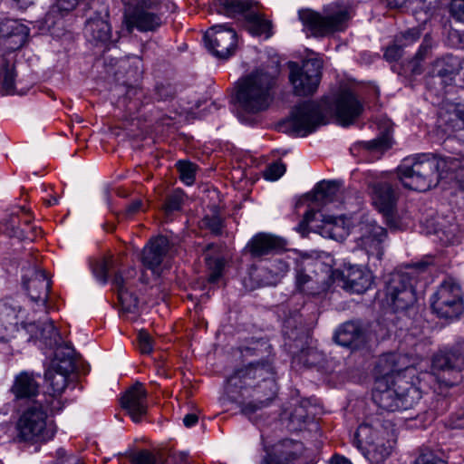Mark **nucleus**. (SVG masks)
I'll return each mask as SVG.
<instances>
[{
    "mask_svg": "<svg viewBox=\"0 0 464 464\" xmlns=\"http://www.w3.org/2000/svg\"><path fill=\"white\" fill-rule=\"evenodd\" d=\"M226 392L238 402L242 414L250 418L269 405L276 394V383L272 360L251 362L236 371L227 380Z\"/></svg>",
    "mask_w": 464,
    "mask_h": 464,
    "instance_id": "obj_1",
    "label": "nucleus"
},
{
    "mask_svg": "<svg viewBox=\"0 0 464 464\" xmlns=\"http://www.w3.org/2000/svg\"><path fill=\"white\" fill-rule=\"evenodd\" d=\"M398 177L404 188L420 192L436 187L441 179L455 180L464 188V158L418 154L403 160Z\"/></svg>",
    "mask_w": 464,
    "mask_h": 464,
    "instance_id": "obj_2",
    "label": "nucleus"
},
{
    "mask_svg": "<svg viewBox=\"0 0 464 464\" xmlns=\"http://www.w3.org/2000/svg\"><path fill=\"white\" fill-rule=\"evenodd\" d=\"M276 77L266 68H258L237 82V100L250 113L267 110L274 100Z\"/></svg>",
    "mask_w": 464,
    "mask_h": 464,
    "instance_id": "obj_3",
    "label": "nucleus"
},
{
    "mask_svg": "<svg viewBox=\"0 0 464 464\" xmlns=\"http://www.w3.org/2000/svg\"><path fill=\"white\" fill-rule=\"evenodd\" d=\"M421 397L420 389L402 375L392 380L377 377L372 391L374 403L380 409L391 412L411 409Z\"/></svg>",
    "mask_w": 464,
    "mask_h": 464,
    "instance_id": "obj_4",
    "label": "nucleus"
},
{
    "mask_svg": "<svg viewBox=\"0 0 464 464\" xmlns=\"http://www.w3.org/2000/svg\"><path fill=\"white\" fill-rule=\"evenodd\" d=\"M59 411H52L50 406L38 400L30 403L20 414L15 423L17 442L29 444L45 443L54 437L56 429L49 414Z\"/></svg>",
    "mask_w": 464,
    "mask_h": 464,
    "instance_id": "obj_5",
    "label": "nucleus"
},
{
    "mask_svg": "<svg viewBox=\"0 0 464 464\" xmlns=\"http://www.w3.org/2000/svg\"><path fill=\"white\" fill-rule=\"evenodd\" d=\"M72 353L71 348L66 347L61 358L62 351L58 349L51 367L44 373L52 392L44 394L39 400L50 406L52 411H60L63 408L62 394L67 387L68 376L74 369Z\"/></svg>",
    "mask_w": 464,
    "mask_h": 464,
    "instance_id": "obj_6",
    "label": "nucleus"
},
{
    "mask_svg": "<svg viewBox=\"0 0 464 464\" xmlns=\"http://www.w3.org/2000/svg\"><path fill=\"white\" fill-rule=\"evenodd\" d=\"M298 17L305 34L308 36L319 38L345 30L351 16L349 11L343 8L335 12H327L325 14L311 9H303L298 12Z\"/></svg>",
    "mask_w": 464,
    "mask_h": 464,
    "instance_id": "obj_7",
    "label": "nucleus"
},
{
    "mask_svg": "<svg viewBox=\"0 0 464 464\" xmlns=\"http://www.w3.org/2000/svg\"><path fill=\"white\" fill-rule=\"evenodd\" d=\"M214 5L219 14L228 17L243 14L246 21L247 30L251 34L264 35L266 39L272 35V23L256 12V2L252 0H214Z\"/></svg>",
    "mask_w": 464,
    "mask_h": 464,
    "instance_id": "obj_8",
    "label": "nucleus"
},
{
    "mask_svg": "<svg viewBox=\"0 0 464 464\" xmlns=\"http://www.w3.org/2000/svg\"><path fill=\"white\" fill-rule=\"evenodd\" d=\"M388 436L387 430L363 423L355 434L356 446L372 464H380L390 456L394 445Z\"/></svg>",
    "mask_w": 464,
    "mask_h": 464,
    "instance_id": "obj_9",
    "label": "nucleus"
},
{
    "mask_svg": "<svg viewBox=\"0 0 464 464\" xmlns=\"http://www.w3.org/2000/svg\"><path fill=\"white\" fill-rule=\"evenodd\" d=\"M426 266L424 263H417L410 272L396 271L390 275L386 282V303L395 311H403L416 302V294L412 285V276L416 270Z\"/></svg>",
    "mask_w": 464,
    "mask_h": 464,
    "instance_id": "obj_10",
    "label": "nucleus"
},
{
    "mask_svg": "<svg viewBox=\"0 0 464 464\" xmlns=\"http://www.w3.org/2000/svg\"><path fill=\"white\" fill-rule=\"evenodd\" d=\"M321 106L314 102H304L296 105L285 121L289 131L305 137L324 124Z\"/></svg>",
    "mask_w": 464,
    "mask_h": 464,
    "instance_id": "obj_11",
    "label": "nucleus"
},
{
    "mask_svg": "<svg viewBox=\"0 0 464 464\" xmlns=\"http://www.w3.org/2000/svg\"><path fill=\"white\" fill-rule=\"evenodd\" d=\"M431 307L440 317H459L464 309L460 285L452 278L444 280L431 298Z\"/></svg>",
    "mask_w": 464,
    "mask_h": 464,
    "instance_id": "obj_12",
    "label": "nucleus"
},
{
    "mask_svg": "<svg viewBox=\"0 0 464 464\" xmlns=\"http://www.w3.org/2000/svg\"><path fill=\"white\" fill-rule=\"evenodd\" d=\"M323 62L318 58L307 59L301 67L295 64L291 67L290 82L295 94L307 96L318 88L321 80Z\"/></svg>",
    "mask_w": 464,
    "mask_h": 464,
    "instance_id": "obj_13",
    "label": "nucleus"
},
{
    "mask_svg": "<svg viewBox=\"0 0 464 464\" xmlns=\"http://www.w3.org/2000/svg\"><path fill=\"white\" fill-rule=\"evenodd\" d=\"M160 2L152 0L151 6L142 4L125 10L124 21L129 32H155L162 25V17L158 13Z\"/></svg>",
    "mask_w": 464,
    "mask_h": 464,
    "instance_id": "obj_14",
    "label": "nucleus"
},
{
    "mask_svg": "<svg viewBox=\"0 0 464 464\" xmlns=\"http://www.w3.org/2000/svg\"><path fill=\"white\" fill-rule=\"evenodd\" d=\"M177 251V246L171 244L166 236L159 234L152 237L144 247L142 253L143 265L159 276L160 266H167Z\"/></svg>",
    "mask_w": 464,
    "mask_h": 464,
    "instance_id": "obj_15",
    "label": "nucleus"
},
{
    "mask_svg": "<svg viewBox=\"0 0 464 464\" xmlns=\"http://www.w3.org/2000/svg\"><path fill=\"white\" fill-rule=\"evenodd\" d=\"M204 41L215 56L227 59L236 51L237 35L233 28L226 24H216L205 33Z\"/></svg>",
    "mask_w": 464,
    "mask_h": 464,
    "instance_id": "obj_16",
    "label": "nucleus"
},
{
    "mask_svg": "<svg viewBox=\"0 0 464 464\" xmlns=\"http://www.w3.org/2000/svg\"><path fill=\"white\" fill-rule=\"evenodd\" d=\"M372 198L374 207L383 215L390 228L401 229L395 218L397 195L392 187L386 182L374 184Z\"/></svg>",
    "mask_w": 464,
    "mask_h": 464,
    "instance_id": "obj_17",
    "label": "nucleus"
},
{
    "mask_svg": "<svg viewBox=\"0 0 464 464\" xmlns=\"http://www.w3.org/2000/svg\"><path fill=\"white\" fill-rule=\"evenodd\" d=\"M432 369L442 371L452 376V380L446 381L447 385L457 384L463 378L464 353L459 349L440 351L432 358Z\"/></svg>",
    "mask_w": 464,
    "mask_h": 464,
    "instance_id": "obj_18",
    "label": "nucleus"
},
{
    "mask_svg": "<svg viewBox=\"0 0 464 464\" xmlns=\"http://www.w3.org/2000/svg\"><path fill=\"white\" fill-rule=\"evenodd\" d=\"M349 228L345 226V218L343 215H325L321 210L310 207L302 220L299 222L296 232H320L324 229Z\"/></svg>",
    "mask_w": 464,
    "mask_h": 464,
    "instance_id": "obj_19",
    "label": "nucleus"
},
{
    "mask_svg": "<svg viewBox=\"0 0 464 464\" xmlns=\"http://www.w3.org/2000/svg\"><path fill=\"white\" fill-rule=\"evenodd\" d=\"M23 284L30 300L46 311L51 285L45 272L36 266L29 267L23 276Z\"/></svg>",
    "mask_w": 464,
    "mask_h": 464,
    "instance_id": "obj_20",
    "label": "nucleus"
},
{
    "mask_svg": "<svg viewBox=\"0 0 464 464\" xmlns=\"http://www.w3.org/2000/svg\"><path fill=\"white\" fill-rule=\"evenodd\" d=\"M363 106L353 92L342 91L334 100L333 111L343 126L352 124L362 112Z\"/></svg>",
    "mask_w": 464,
    "mask_h": 464,
    "instance_id": "obj_21",
    "label": "nucleus"
},
{
    "mask_svg": "<svg viewBox=\"0 0 464 464\" xmlns=\"http://www.w3.org/2000/svg\"><path fill=\"white\" fill-rule=\"evenodd\" d=\"M304 447L301 441L283 440L274 446L261 464H300Z\"/></svg>",
    "mask_w": 464,
    "mask_h": 464,
    "instance_id": "obj_22",
    "label": "nucleus"
},
{
    "mask_svg": "<svg viewBox=\"0 0 464 464\" xmlns=\"http://www.w3.org/2000/svg\"><path fill=\"white\" fill-rule=\"evenodd\" d=\"M415 364V359L400 353H389L382 354L377 362L376 371L378 377H386L390 380L401 375L403 371H409Z\"/></svg>",
    "mask_w": 464,
    "mask_h": 464,
    "instance_id": "obj_23",
    "label": "nucleus"
},
{
    "mask_svg": "<svg viewBox=\"0 0 464 464\" xmlns=\"http://www.w3.org/2000/svg\"><path fill=\"white\" fill-rule=\"evenodd\" d=\"M121 406L134 422H140L148 409L147 392L141 383H136L121 398Z\"/></svg>",
    "mask_w": 464,
    "mask_h": 464,
    "instance_id": "obj_24",
    "label": "nucleus"
},
{
    "mask_svg": "<svg viewBox=\"0 0 464 464\" xmlns=\"http://www.w3.org/2000/svg\"><path fill=\"white\" fill-rule=\"evenodd\" d=\"M334 339L338 344L353 350L362 347L368 340L362 325L353 321L341 325L334 334Z\"/></svg>",
    "mask_w": 464,
    "mask_h": 464,
    "instance_id": "obj_25",
    "label": "nucleus"
},
{
    "mask_svg": "<svg viewBox=\"0 0 464 464\" xmlns=\"http://www.w3.org/2000/svg\"><path fill=\"white\" fill-rule=\"evenodd\" d=\"M459 63L457 57L446 55L437 59L431 68V79L434 83H440L443 88L452 84L455 75L459 72Z\"/></svg>",
    "mask_w": 464,
    "mask_h": 464,
    "instance_id": "obj_26",
    "label": "nucleus"
},
{
    "mask_svg": "<svg viewBox=\"0 0 464 464\" xmlns=\"http://www.w3.org/2000/svg\"><path fill=\"white\" fill-rule=\"evenodd\" d=\"M6 229L13 232H43L44 227L39 220H34L24 207H14L6 224Z\"/></svg>",
    "mask_w": 464,
    "mask_h": 464,
    "instance_id": "obj_27",
    "label": "nucleus"
},
{
    "mask_svg": "<svg viewBox=\"0 0 464 464\" xmlns=\"http://www.w3.org/2000/svg\"><path fill=\"white\" fill-rule=\"evenodd\" d=\"M343 287L352 293L362 294L372 284V276L357 266H350L343 272Z\"/></svg>",
    "mask_w": 464,
    "mask_h": 464,
    "instance_id": "obj_28",
    "label": "nucleus"
},
{
    "mask_svg": "<svg viewBox=\"0 0 464 464\" xmlns=\"http://www.w3.org/2000/svg\"><path fill=\"white\" fill-rule=\"evenodd\" d=\"M286 241L271 234H256L247 244V248L254 256H261L274 251L285 249Z\"/></svg>",
    "mask_w": 464,
    "mask_h": 464,
    "instance_id": "obj_29",
    "label": "nucleus"
},
{
    "mask_svg": "<svg viewBox=\"0 0 464 464\" xmlns=\"http://www.w3.org/2000/svg\"><path fill=\"white\" fill-rule=\"evenodd\" d=\"M39 384L33 372H21L14 380L11 392L16 400L31 399L38 394Z\"/></svg>",
    "mask_w": 464,
    "mask_h": 464,
    "instance_id": "obj_30",
    "label": "nucleus"
},
{
    "mask_svg": "<svg viewBox=\"0 0 464 464\" xmlns=\"http://www.w3.org/2000/svg\"><path fill=\"white\" fill-rule=\"evenodd\" d=\"M84 35L88 41L95 44H106L111 37L110 24L100 17L91 18L86 22Z\"/></svg>",
    "mask_w": 464,
    "mask_h": 464,
    "instance_id": "obj_31",
    "label": "nucleus"
},
{
    "mask_svg": "<svg viewBox=\"0 0 464 464\" xmlns=\"http://www.w3.org/2000/svg\"><path fill=\"white\" fill-rule=\"evenodd\" d=\"M333 259L331 256L324 255H317L314 258L307 253L303 254L301 258V265L304 269L314 268L313 272L315 276L321 275V283H325L326 279L330 278L333 273L332 270Z\"/></svg>",
    "mask_w": 464,
    "mask_h": 464,
    "instance_id": "obj_32",
    "label": "nucleus"
},
{
    "mask_svg": "<svg viewBox=\"0 0 464 464\" xmlns=\"http://www.w3.org/2000/svg\"><path fill=\"white\" fill-rule=\"evenodd\" d=\"M28 28L17 22L7 23L3 25L0 24V39L6 37V40L10 42L8 47L10 49H18L22 47L28 37Z\"/></svg>",
    "mask_w": 464,
    "mask_h": 464,
    "instance_id": "obj_33",
    "label": "nucleus"
},
{
    "mask_svg": "<svg viewBox=\"0 0 464 464\" xmlns=\"http://www.w3.org/2000/svg\"><path fill=\"white\" fill-rule=\"evenodd\" d=\"M112 284L117 290L118 299L122 309L128 313H133L139 304V300L130 291L129 279L123 278L120 274L115 275Z\"/></svg>",
    "mask_w": 464,
    "mask_h": 464,
    "instance_id": "obj_34",
    "label": "nucleus"
},
{
    "mask_svg": "<svg viewBox=\"0 0 464 464\" xmlns=\"http://www.w3.org/2000/svg\"><path fill=\"white\" fill-rule=\"evenodd\" d=\"M340 195V188L334 181H321L316 184L311 200L316 206H326L335 201Z\"/></svg>",
    "mask_w": 464,
    "mask_h": 464,
    "instance_id": "obj_35",
    "label": "nucleus"
},
{
    "mask_svg": "<svg viewBox=\"0 0 464 464\" xmlns=\"http://www.w3.org/2000/svg\"><path fill=\"white\" fill-rule=\"evenodd\" d=\"M24 311L20 304L13 299L0 300V321L11 324L18 330L21 319L24 318Z\"/></svg>",
    "mask_w": 464,
    "mask_h": 464,
    "instance_id": "obj_36",
    "label": "nucleus"
},
{
    "mask_svg": "<svg viewBox=\"0 0 464 464\" xmlns=\"http://www.w3.org/2000/svg\"><path fill=\"white\" fill-rule=\"evenodd\" d=\"M185 201V195L180 189H176L168 194L159 208L160 214L166 221L172 218V216L179 212Z\"/></svg>",
    "mask_w": 464,
    "mask_h": 464,
    "instance_id": "obj_37",
    "label": "nucleus"
},
{
    "mask_svg": "<svg viewBox=\"0 0 464 464\" xmlns=\"http://www.w3.org/2000/svg\"><path fill=\"white\" fill-rule=\"evenodd\" d=\"M289 265L283 259H274L264 268V285H275L288 273Z\"/></svg>",
    "mask_w": 464,
    "mask_h": 464,
    "instance_id": "obj_38",
    "label": "nucleus"
},
{
    "mask_svg": "<svg viewBox=\"0 0 464 464\" xmlns=\"http://www.w3.org/2000/svg\"><path fill=\"white\" fill-rule=\"evenodd\" d=\"M303 266L296 271L295 285L296 288L306 295H316L324 289V285H321V282L318 278L314 279L311 276L307 275Z\"/></svg>",
    "mask_w": 464,
    "mask_h": 464,
    "instance_id": "obj_39",
    "label": "nucleus"
},
{
    "mask_svg": "<svg viewBox=\"0 0 464 464\" xmlns=\"http://www.w3.org/2000/svg\"><path fill=\"white\" fill-rule=\"evenodd\" d=\"M386 236L387 234H363L358 244L369 256H375L381 259L383 255L382 243Z\"/></svg>",
    "mask_w": 464,
    "mask_h": 464,
    "instance_id": "obj_40",
    "label": "nucleus"
},
{
    "mask_svg": "<svg viewBox=\"0 0 464 464\" xmlns=\"http://www.w3.org/2000/svg\"><path fill=\"white\" fill-rule=\"evenodd\" d=\"M14 66L4 61L0 67V92L2 94H14L15 92Z\"/></svg>",
    "mask_w": 464,
    "mask_h": 464,
    "instance_id": "obj_41",
    "label": "nucleus"
},
{
    "mask_svg": "<svg viewBox=\"0 0 464 464\" xmlns=\"http://www.w3.org/2000/svg\"><path fill=\"white\" fill-rule=\"evenodd\" d=\"M77 4L78 0H56L46 14V22L54 24L56 19L73 10Z\"/></svg>",
    "mask_w": 464,
    "mask_h": 464,
    "instance_id": "obj_42",
    "label": "nucleus"
},
{
    "mask_svg": "<svg viewBox=\"0 0 464 464\" xmlns=\"http://www.w3.org/2000/svg\"><path fill=\"white\" fill-rule=\"evenodd\" d=\"M58 338V332L52 321L41 323V330L37 332V337L35 340H41L45 343V345L52 346L57 343Z\"/></svg>",
    "mask_w": 464,
    "mask_h": 464,
    "instance_id": "obj_43",
    "label": "nucleus"
},
{
    "mask_svg": "<svg viewBox=\"0 0 464 464\" xmlns=\"http://www.w3.org/2000/svg\"><path fill=\"white\" fill-rule=\"evenodd\" d=\"M363 147L368 150L383 152L392 147V136L387 130L369 141L362 142Z\"/></svg>",
    "mask_w": 464,
    "mask_h": 464,
    "instance_id": "obj_44",
    "label": "nucleus"
},
{
    "mask_svg": "<svg viewBox=\"0 0 464 464\" xmlns=\"http://www.w3.org/2000/svg\"><path fill=\"white\" fill-rule=\"evenodd\" d=\"M179 179L188 186L195 182L197 166L189 161L179 160L177 162Z\"/></svg>",
    "mask_w": 464,
    "mask_h": 464,
    "instance_id": "obj_45",
    "label": "nucleus"
},
{
    "mask_svg": "<svg viewBox=\"0 0 464 464\" xmlns=\"http://www.w3.org/2000/svg\"><path fill=\"white\" fill-rule=\"evenodd\" d=\"M207 264L210 274L208 276V281L210 283H216L222 276L225 262L221 257H208Z\"/></svg>",
    "mask_w": 464,
    "mask_h": 464,
    "instance_id": "obj_46",
    "label": "nucleus"
},
{
    "mask_svg": "<svg viewBox=\"0 0 464 464\" xmlns=\"http://www.w3.org/2000/svg\"><path fill=\"white\" fill-rule=\"evenodd\" d=\"M223 222L222 218L217 214L208 215L199 222V227L201 229H209L211 232H220L224 227Z\"/></svg>",
    "mask_w": 464,
    "mask_h": 464,
    "instance_id": "obj_47",
    "label": "nucleus"
},
{
    "mask_svg": "<svg viewBox=\"0 0 464 464\" xmlns=\"http://www.w3.org/2000/svg\"><path fill=\"white\" fill-rule=\"evenodd\" d=\"M130 460L131 464H157L155 455L148 450L132 453Z\"/></svg>",
    "mask_w": 464,
    "mask_h": 464,
    "instance_id": "obj_48",
    "label": "nucleus"
},
{
    "mask_svg": "<svg viewBox=\"0 0 464 464\" xmlns=\"http://www.w3.org/2000/svg\"><path fill=\"white\" fill-rule=\"evenodd\" d=\"M285 165L280 161L274 162L267 166L264 177L267 180L275 181L281 178L285 172Z\"/></svg>",
    "mask_w": 464,
    "mask_h": 464,
    "instance_id": "obj_49",
    "label": "nucleus"
},
{
    "mask_svg": "<svg viewBox=\"0 0 464 464\" xmlns=\"http://www.w3.org/2000/svg\"><path fill=\"white\" fill-rule=\"evenodd\" d=\"M111 266V261L103 259L96 263L92 267L93 274L97 280L101 283L105 284L108 279V273Z\"/></svg>",
    "mask_w": 464,
    "mask_h": 464,
    "instance_id": "obj_50",
    "label": "nucleus"
},
{
    "mask_svg": "<svg viewBox=\"0 0 464 464\" xmlns=\"http://www.w3.org/2000/svg\"><path fill=\"white\" fill-rule=\"evenodd\" d=\"M138 347L141 353L150 354L153 350V342L150 334L145 330H140L137 336Z\"/></svg>",
    "mask_w": 464,
    "mask_h": 464,
    "instance_id": "obj_51",
    "label": "nucleus"
},
{
    "mask_svg": "<svg viewBox=\"0 0 464 464\" xmlns=\"http://www.w3.org/2000/svg\"><path fill=\"white\" fill-rule=\"evenodd\" d=\"M414 464H447L442 459L436 456L431 450L421 451L414 460Z\"/></svg>",
    "mask_w": 464,
    "mask_h": 464,
    "instance_id": "obj_52",
    "label": "nucleus"
},
{
    "mask_svg": "<svg viewBox=\"0 0 464 464\" xmlns=\"http://www.w3.org/2000/svg\"><path fill=\"white\" fill-rule=\"evenodd\" d=\"M246 351L256 355L267 354L269 356L271 354V345L266 340L260 339L253 342L249 347H246Z\"/></svg>",
    "mask_w": 464,
    "mask_h": 464,
    "instance_id": "obj_53",
    "label": "nucleus"
},
{
    "mask_svg": "<svg viewBox=\"0 0 464 464\" xmlns=\"http://www.w3.org/2000/svg\"><path fill=\"white\" fill-rule=\"evenodd\" d=\"M402 44L396 39L395 43L385 50L384 57L387 61L393 62L402 56Z\"/></svg>",
    "mask_w": 464,
    "mask_h": 464,
    "instance_id": "obj_54",
    "label": "nucleus"
},
{
    "mask_svg": "<svg viewBox=\"0 0 464 464\" xmlns=\"http://www.w3.org/2000/svg\"><path fill=\"white\" fill-rule=\"evenodd\" d=\"M58 464H81V460L75 456H67L63 449L56 451Z\"/></svg>",
    "mask_w": 464,
    "mask_h": 464,
    "instance_id": "obj_55",
    "label": "nucleus"
},
{
    "mask_svg": "<svg viewBox=\"0 0 464 464\" xmlns=\"http://www.w3.org/2000/svg\"><path fill=\"white\" fill-rule=\"evenodd\" d=\"M22 327L27 332V334L30 335V338L36 339L37 337V332L41 330V324L40 323H25L24 317L21 319L20 324Z\"/></svg>",
    "mask_w": 464,
    "mask_h": 464,
    "instance_id": "obj_56",
    "label": "nucleus"
},
{
    "mask_svg": "<svg viewBox=\"0 0 464 464\" xmlns=\"http://www.w3.org/2000/svg\"><path fill=\"white\" fill-rule=\"evenodd\" d=\"M450 9L456 19L464 22V0H453Z\"/></svg>",
    "mask_w": 464,
    "mask_h": 464,
    "instance_id": "obj_57",
    "label": "nucleus"
},
{
    "mask_svg": "<svg viewBox=\"0 0 464 464\" xmlns=\"http://www.w3.org/2000/svg\"><path fill=\"white\" fill-rule=\"evenodd\" d=\"M419 38H420V33L417 30H415V29H411V30L406 31L398 39H399V42L402 45H407V44H412V43L416 42Z\"/></svg>",
    "mask_w": 464,
    "mask_h": 464,
    "instance_id": "obj_58",
    "label": "nucleus"
},
{
    "mask_svg": "<svg viewBox=\"0 0 464 464\" xmlns=\"http://www.w3.org/2000/svg\"><path fill=\"white\" fill-rule=\"evenodd\" d=\"M449 426L451 429H464V410L459 411L450 417Z\"/></svg>",
    "mask_w": 464,
    "mask_h": 464,
    "instance_id": "obj_59",
    "label": "nucleus"
},
{
    "mask_svg": "<svg viewBox=\"0 0 464 464\" xmlns=\"http://www.w3.org/2000/svg\"><path fill=\"white\" fill-rule=\"evenodd\" d=\"M315 356L316 353L313 349L303 350L301 351L300 360H304L306 365L312 366L316 363Z\"/></svg>",
    "mask_w": 464,
    "mask_h": 464,
    "instance_id": "obj_60",
    "label": "nucleus"
},
{
    "mask_svg": "<svg viewBox=\"0 0 464 464\" xmlns=\"http://www.w3.org/2000/svg\"><path fill=\"white\" fill-rule=\"evenodd\" d=\"M142 201L140 199L134 200L130 203L125 209V216L131 217L141 209Z\"/></svg>",
    "mask_w": 464,
    "mask_h": 464,
    "instance_id": "obj_61",
    "label": "nucleus"
},
{
    "mask_svg": "<svg viewBox=\"0 0 464 464\" xmlns=\"http://www.w3.org/2000/svg\"><path fill=\"white\" fill-rule=\"evenodd\" d=\"M451 113L462 122L464 127V105L461 103L454 104Z\"/></svg>",
    "mask_w": 464,
    "mask_h": 464,
    "instance_id": "obj_62",
    "label": "nucleus"
},
{
    "mask_svg": "<svg viewBox=\"0 0 464 464\" xmlns=\"http://www.w3.org/2000/svg\"><path fill=\"white\" fill-rule=\"evenodd\" d=\"M121 2L125 5V10L135 7L136 5L147 4V6H151L152 5V0H121Z\"/></svg>",
    "mask_w": 464,
    "mask_h": 464,
    "instance_id": "obj_63",
    "label": "nucleus"
},
{
    "mask_svg": "<svg viewBox=\"0 0 464 464\" xmlns=\"http://www.w3.org/2000/svg\"><path fill=\"white\" fill-rule=\"evenodd\" d=\"M198 420V417L195 413H188L183 418V423L187 428L194 426Z\"/></svg>",
    "mask_w": 464,
    "mask_h": 464,
    "instance_id": "obj_64",
    "label": "nucleus"
}]
</instances>
